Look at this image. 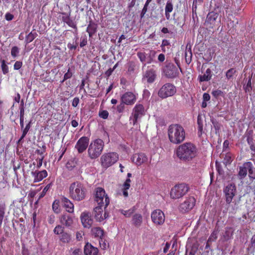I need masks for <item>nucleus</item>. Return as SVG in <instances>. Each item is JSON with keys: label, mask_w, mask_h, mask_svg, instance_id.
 Wrapping results in <instances>:
<instances>
[{"label": "nucleus", "mask_w": 255, "mask_h": 255, "mask_svg": "<svg viewBox=\"0 0 255 255\" xmlns=\"http://www.w3.org/2000/svg\"><path fill=\"white\" fill-rule=\"evenodd\" d=\"M125 105H126L125 104L121 101L120 104L116 107L117 112L119 114L123 113L126 109Z\"/></svg>", "instance_id": "44"}, {"label": "nucleus", "mask_w": 255, "mask_h": 255, "mask_svg": "<svg viewBox=\"0 0 255 255\" xmlns=\"http://www.w3.org/2000/svg\"><path fill=\"white\" fill-rule=\"evenodd\" d=\"M212 78V71L210 68H208L206 72L203 75L199 76L200 82L209 81Z\"/></svg>", "instance_id": "30"}, {"label": "nucleus", "mask_w": 255, "mask_h": 255, "mask_svg": "<svg viewBox=\"0 0 255 255\" xmlns=\"http://www.w3.org/2000/svg\"><path fill=\"white\" fill-rule=\"evenodd\" d=\"M92 233L95 237L101 239L104 236V230L100 227H95L92 229Z\"/></svg>", "instance_id": "33"}, {"label": "nucleus", "mask_w": 255, "mask_h": 255, "mask_svg": "<svg viewBox=\"0 0 255 255\" xmlns=\"http://www.w3.org/2000/svg\"><path fill=\"white\" fill-rule=\"evenodd\" d=\"M236 70L234 68H231L229 70H228L226 74V76L227 79L230 80L231 79L234 74L236 73Z\"/></svg>", "instance_id": "47"}, {"label": "nucleus", "mask_w": 255, "mask_h": 255, "mask_svg": "<svg viewBox=\"0 0 255 255\" xmlns=\"http://www.w3.org/2000/svg\"><path fill=\"white\" fill-rule=\"evenodd\" d=\"M55 216L51 214L48 215L47 218V221L49 224H53L55 221Z\"/></svg>", "instance_id": "52"}, {"label": "nucleus", "mask_w": 255, "mask_h": 255, "mask_svg": "<svg viewBox=\"0 0 255 255\" xmlns=\"http://www.w3.org/2000/svg\"><path fill=\"white\" fill-rule=\"evenodd\" d=\"M10 53L11 56L13 58H15L18 56L19 53V48L16 46H13L11 48Z\"/></svg>", "instance_id": "42"}, {"label": "nucleus", "mask_w": 255, "mask_h": 255, "mask_svg": "<svg viewBox=\"0 0 255 255\" xmlns=\"http://www.w3.org/2000/svg\"><path fill=\"white\" fill-rule=\"evenodd\" d=\"M211 121L213 125L214 128L216 130V132H219L221 128L220 124L216 120L212 119Z\"/></svg>", "instance_id": "46"}, {"label": "nucleus", "mask_w": 255, "mask_h": 255, "mask_svg": "<svg viewBox=\"0 0 255 255\" xmlns=\"http://www.w3.org/2000/svg\"><path fill=\"white\" fill-rule=\"evenodd\" d=\"M80 219L84 228L89 229L91 227L93 223V220L90 213L86 212H83L81 214Z\"/></svg>", "instance_id": "18"}, {"label": "nucleus", "mask_w": 255, "mask_h": 255, "mask_svg": "<svg viewBox=\"0 0 255 255\" xmlns=\"http://www.w3.org/2000/svg\"><path fill=\"white\" fill-rule=\"evenodd\" d=\"M72 255H83V254L81 250L77 248L73 251Z\"/></svg>", "instance_id": "63"}, {"label": "nucleus", "mask_w": 255, "mask_h": 255, "mask_svg": "<svg viewBox=\"0 0 255 255\" xmlns=\"http://www.w3.org/2000/svg\"><path fill=\"white\" fill-rule=\"evenodd\" d=\"M196 200L193 197H190L186 200L179 206V210L182 213L187 212L191 210L195 206Z\"/></svg>", "instance_id": "12"}, {"label": "nucleus", "mask_w": 255, "mask_h": 255, "mask_svg": "<svg viewBox=\"0 0 255 255\" xmlns=\"http://www.w3.org/2000/svg\"><path fill=\"white\" fill-rule=\"evenodd\" d=\"M145 114V110L141 104H136L133 107L132 113L129 117V124L135 126L137 124L138 120Z\"/></svg>", "instance_id": "5"}, {"label": "nucleus", "mask_w": 255, "mask_h": 255, "mask_svg": "<svg viewBox=\"0 0 255 255\" xmlns=\"http://www.w3.org/2000/svg\"><path fill=\"white\" fill-rule=\"evenodd\" d=\"M156 53L155 51L151 50L150 51L149 58L147 59V61L145 52H138L137 53V56L142 63L146 62L147 63L150 64L153 61V58L155 57Z\"/></svg>", "instance_id": "21"}, {"label": "nucleus", "mask_w": 255, "mask_h": 255, "mask_svg": "<svg viewBox=\"0 0 255 255\" xmlns=\"http://www.w3.org/2000/svg\"><path fill=\"white\" fill-rule=\"evenodd\" d=\"M5 208L4 206L0 205V226L1 225L5 215Z\"/></svg>", "instance_id": "43"}, {"label": "nucleus", "mask_w": 255, "mask_h": 255, "mask_svg": "<svg viewBox=\"0 0 255 255\" xmlns=\"http://www.w3.org/2000/svg\"><path fill=\"white\" fill-rule=\"evenodd\" d=\"M176 88L172 84L167 83L164 84L159 90L158 96L161 99L172 97L176 93Z\"/></svg>", "instance_id": "7"}, {"label": "nucleus", "mask_w": 255, "mask_h": 255, "mask_svg": "<svg viewBox=\"0 0 255 255\" xmlns=\"http://www.w3.org/2000/svg\"><path fill=\"white\" fill-rule=\"evenodd\" d=\"M132 161L137 165H140L146 162L147 158L145 154L143 153H135L132 157Z\"/></svg>", "instance_id": "22"}, {"label": "nucleus", "mask_w": 255, "mask_h": 255, "mask_svg": "<svg viewBox=\"0 0 255 255\" xmlns=\"http://www.w3.org/2000/svg\"><path fill=\"white\" fill-rule=\"evenodd\" d=\"M156 77L155 71L153 69L147 70L144 75V78L145 79L148 83H152L154 82Z\"/></svg>", "instance_id": "26"}, {"label": "nucleus", "mask_w": 255, "mask_h": 255, "mask_svg": "<svg viewBox=\"0 0 255 255\" xmlns=\"http://www.w3.org/2000/svg\"><path fill=\"white\" fill-rule=\"evenodd\" d=\"M73 75L72 72L71 71L70 69L69 68L67 72L64 74L63 79L62 81V83L64 82L65 81L69 79L72 77Z\"/></svg>", "instance_id": "50"}, {"label": "nucleus", "mask_w": 255, "mask_h": 255, "mask_svg": "<svg viewBox=\"0 0 255 255\" xmlns=\"http://www.w3.org/2000/svg\"><path fill=\"white\" fill-rule=\"evenodd\" d=\"M96 202L98 205L104 206L105 210L110 203V199L106 192L102 187H97L95 189Z\"/></svg>", "instance_id": "6"}, {"label": "nucleus", "mask_w": 255, "mask_h": 255, "mask_svg": "<svg viewBox=\"0 0 255 255\" xmlns=\"http://www.w3.org/2000/svg\"><path fill=\"white\" fill-rule=\"evenodd\" d=\"M69 194L71 199L79 202L86 198L87 190L83 184L79 181H75L70 185Z\"/></svg>", "instance_id": "3"}, {"label": "nucleus", "mask_w": 255, "mask_h": 255, "mask_svg": "<svg viewBox=\"0 0 255 255\" xmlns=\"http://www.w3.org/2000/svg\"><path fill=\"white\" fill-rule=\"evenodd\" d=\"M189 190L186 184L181 183L175 185L171 189L170 196L172 199H178L185 195Z\"/></svg>", "instance_id": "9"}, {"label": "nucleus", "mask_w": 255, "mask_h": 255, "mask_svg": "<svg viewBox=\"0 0 255 255\" xmlns=\"http://www.w3.org/2000/svg\"><path fill=\"white\" fill-rule=\"evenodd\" d=\"M136 99V95L131 92H127L121 97V101L128 106H132L134 104Z\"/></svg>", "instance_id": "14"}, {"label": "nucleus", "mask_w": 255, "mask_h": 255, "mask_svg": "<svg viewBox=\"0 0 255 255\" xmlns=\"http://www.w3.org/2000/svg\"><path fill=\"white\" fill-rule=\"evenodd\" d=\"M52 208L53 212L56 214H59L60 211L61 209L60 208V201L58 199H55L52 205Z\"/></svg>", "instance_id": "36"}, {"label": "nucleus", "mask_w": 255, "mask_h": 255, "mask_svg": "<svg viewBox=\"0 0 255 255\" xmlns=\"http://www.w3.org/2000/svg\"><path fill=\"white\" fill-rule=\"evenodd\" d=\"M119 159V155L116 152H109L103 154L101 158L102 167L107 168L115 163Z\"/></svg>", "instance_id": "8"}, {"label": "nucleus", "mask_w": 255, "mask_h": 255, "mask_svg": "<svg viewBox=\"0 0 255 255\" xmlns=\"http://www.w3.org/2000/svg\"><path fill=\"white\" fill-rule=\"evenodd\" d=\"M252 163L251 162H247L240 167L238 175L240 179L244 178L247 176L248 171L252 170Z\"/></svg>", "instance_id": "20"}, {"label": "nucleus", "mask_w": 255, "mask_h": 255, "mask_svg": "<svg viewBox=\"0 0 255 255\" xmlns=\"http://www.w3.org/2000/svg\"><path fill=\"white\" fill-rule=\"evenodd\" d=\"M151 219L156 226H161L165 222V215L161 210L156 209L151 212Z\"/></svg>", "instance_id": "11"}, {"label": "nucleus", "mask_w": 255, "mask_h": 255, "mask_svg": "<svg viewBox=\"0 0 255 255\" xmlns=\"http://www.w3.org/2000/svg\"><path fill=\"white\" fill-rule=\"evenodd\" d=\"M59 220L61 224L67 227L71 226L73 223L72 217L67 213L62 215L59 218Z\"/></svg>", "instance_id": "24"}, {"label": "nucleus", "mask_w": 255, "mask_h": 255, "mask_svg": "<svg viewBox=\"0 0 255 255\" xmlns=\"http://www.w3.org/2000/svg\"><path fill=\"white\" fill-rule=\"evenodd\" d=\"M223 192L227 204H230L237 193V188L234 183L228 184L224 189Z\"/></svg>", "instance_id": "10"}, {"label": "nucleus", "mask_w": 255, "mask_h": 255, "mask_svg": "<svg viewBox=\"0 0 255 255\" xmlns=\"http://www.w3.org/2000/svg\"><path fill=\"white\" fill-rule=\"evenodd\" d=\"M174 153L180 161L189 162L197 156V148L193 143L187 142L179 145Z\"/></svg>", "instance_id": "1"}, {"label": "nucleus", "mask_w": 255, "mask_h": 255, "mask_svg": "<svg viewBox=\"0 0 255 255\" xmlns=\"http://www.w3.org/2000/svg\"><path fill=\"white\" fill-rule=\"evenodd\" d=\"M66 7L67 8V9L68 10V13H66L65 12H61V13L63 15V16L62 17V21L66 23L69 26L72 27L76 30L77 29V27L76 26V24L75 22L71 19L70 16H71V10L70 9V7L68 5H66Z\"/></svg>", "instance_id": "17"}, {"label": "nucleus", "mask_w": 255, "mask_h": 255, "mask_svg": "<svg viewBox=\"0 0 255 255\" xmlns=\"http://www.w3.org/2000/svg\"><path fill=\"white\" fill-rule=\"evenodd\" d=\"M169 45H170V42L168 40L163 39L162 41V44H161L162 50L163 51H165V50L164 49V47L165 46H168Z\"/></svg>", "instance_id": "61"}, {"label": "nucleus", "mask_w": 255, "mask_h": 255, "mask_svg": "<svg viewBox=\"0 0 255 255\" xmlns=\"http://www.w3.org/2000/svg\"><path fill=\"white\" fill-rule=\"evenodd\" d=\"M104 147V142L101 139L97 138L92 141L88 146L89 157L94 159L98 158L102 153Z\"/></svg>", "instance_id": "4"}, {"label": "nucleus", "mask_w": 255, "mask_h": 255, "mask_svg": "<svg viewBox=\"0 0 255 255\" xmlns=\"http://www.w3.org/2000/svg\"><path fill=\"white\" fill-rule=\"evenodd\" d=\"M31 174L34 178L33 182L37 183L42 181L44 178L46 177L48 175V173L45 169L41 171L36 170L31 171Z\"/></svg>", "instance_id": "19"}, {"label": "nucleus", "mask_w": 255, "mask_h": 255, "mask_svg": "<svg viewBox=\"0 0 255 255\" xmlns=\"http://www.w3.org/2000/svg\"><path fill=\"white\" fill-rule=\"evenodd\" d=\"M22 61H17L15 62L14 64V66H13V68L14 70H19V69L21 68V67H22Z\"/></svg>", "instance_id": "59"}, {"label": "nucleus", "mask_w": 255, "mask_h": 255, "mask_svg": "<svg viewBox=\"0 0 255 255\" xmlns=\"http://www.w3.org/2000/svg\"><path fill=\"white\" fill-rule=\"evenodd\" d=\"M205 117L201 114H199L197 117V125H198V134L199 136H201L204 133L203 126L205 121Z\"/></svg>", "instance_id": "27"}, {"label": "nucleus", "mask_w": 255, "mask_h": 255, "mask_svg": "<svg viewBox=\"0 0 255 255\" xmlns=\"http://www.w3.org/2000/svg\"><path fill=\"white\" fill-rule=\"evenodd\" d=\"M233 161L232 155L231 153L228 152L226 154L223 163L226 165L230 164Z\"/></svg>", "instance_id": "37"}, {"label": "nucleus", "mask_w": 255, "mask_h": 255, "mask_svg": "<svg viewBox=\"0 0 255 255\" xmlns=\"http://www.w3.org/2000/svg\"><path fill=\"white\" fill-rule=\"evenodd\" d=\"M35 34L32 33L31 32H30L25 38V42L26 44H28L32 42L35 38Z\"/></svg>", "instance_id": "48"}, {"label": "nucleus", "mask_w": 255, "mask_h": 255, "mask_svg": "<svg viewBox=\"0 0 255 255\" xmlns=\"http://www.w3.org/2000/svg\"><path fill=\"white\" fill-rule=\"evenodd\" d=\"M212 96L217 99L219 97L223 95V92L220 90H214L212 92Z\"/></svg>", "instance_id": "55"}, {"label": "nucleus", "mask_w": 255, "mask_h": 255, "mask_svg": "<svg viewBox=\"0 0 255 255\" xmlns=\"http://www.w3.org/2000/svg\"><path fill=\"white\" fill-rule=\"evenodd\" d=\"M133 224L136 227H139L142 222V217L141 214H135L132 217Z\"/></svg>", "instance_id": "34"}, {"label": "nucleus", "mask_w": 255, "mask_h": 255, "mask_svg": "<svg viewBox=\"0 0 255 255\" xmlns=\"http://www.w3.org/2000/svg\"><path fill=\"white\" fill-rule=\"evenodd\" d=\"M114 70L112 68L109 69L105 73V75L107 78H109L113 73Z\"/></svg>", "instance_id": "64"}, {"label": "nucleus", "mask_w": 255, "mask_h": 255, "mask_svg": "<svg viewBox=\"0 0 255 255\" xmlns=\"http://www.w3.org/2000/svg\"><path fill=\"white\" fill-rule=\"evenodd\" d=\"M84 253L85 255H98L99 250L91 244L87 243L84 246Z\"/></svg>", "instance_id": "23"}, {"label": "nucleus", "mask_w": 255, "mask_h": 255, "mask_svg": "<svg viewBox=\"0 0 255 255\" xmlns=\"http://www.w3.org/2000/svg\"><path fill=\"white\" fill-rule=\"evenodd\" d=\"M84 233L83 231H80L76 232V239L78 241H82L83 240V236H84Z\"/></svg>", "instance_id": "57"}, {"label": "nucleus", "mask_w": 255, "mask_h": 255, "mask_svg": "<svg viewBox=\"0 0 255 255\" xmlns=\"http://www.w3.org/2000/svg\"><path fill=\"white\" fill-rule=\"evenodd\" d=\"M218 14L215 12L212 11L209 12L207 16V21L210 24H213L217 19Z\"/></svg>", "instance_id": "35"}, {"label": "nucleus", "mask_w": 255, "mask_h": 255, "mask_svg": "<svg viewBox=\"0 0 255 255\" xmlns=\"http://www.w3.org/2000/svg\"><path fill=\"white\" fill-rule=\"evenodd\" d=\"M1 68L3 74H6L8 73L9 70L8 67L6 64L5 61L4 60H1Z\"/></svg>", "instance_id": "41"}, {"label": "nucleus", "mask_w": 255, "mask_h": 255, "mask_svg": "<svg viewBox=\"0 0 255 255\" xmlns=\"http://www.w3.org/2000/svg\"><path fill=\"white\" fill-rule=\"evenodd\" d=\"M225 232L223 235V239L225 241H229L233 237L234 230L232 227H226Z\"/></svg>", "instance_id": "31"}, {"label": "nucleus", "mask_w": 255, "mask_h": 255, "mask_svg": "<svg viewBox=\"0 0 255 255\" xmlns=\"http://www.w3.org/2000/svg\"><path fill=\"white\" fill-rule=\"evenodd\" d=\"M79 98L78 97H75L73 99L72 103V106L73 107H76L79 103Z\"/></svg>", "instance_id": "60"}, {"label": "nucleus", "mask_w": 255, "mask_h": 255, "mask_svg": "<svg viewBox=\"0 0 255 255\" xmlns=\"http://www.w3.org/2000/svg\"><path fill=\"white\" fill-rule=\"evenodd\" d=\"M97 24L91 20L86 29V31L88 33L90 37H92L97 32Z\"/></svg>", "instance_id": "28"}, {"label": "nucleus", "mask_w": 255, "mask_h": 255, "mask_svg": "<svg viewBox=\"0 0 255 255\" xmlns=\"http://www.w3.org/2000/svg\"><path fill=\"white\" fill-rule=\"evenodd\" d=\"M247 141L249 145H250V148L251 150L253 149V148L255 146L254 142V139L253 137L251 135H248L247 136Z\"/></svg>", "instance_id": "49"}, {"label": "nucleus", "mask_w": 255, "mask_h": 255, "mask_svg": "<svg viewBox=\"0 0 255 255\" xmlns=\"http://www.w3.org/2000/svg\"><path fill=\"white\" fill-rule=\"evenodd\" d=\"M99 115L101 118L105 120L108 118L109 113L106 110H103L99 112Z\"/></svg>", "instance_id": "56"}, {"label": "nucleus", "mask_w": 255, "mask_h": 255, "mask_svg": "<svg viewBox=\"0 0 255 255\" xmlns=\"http://www.w3.org/2000/svg\"><path fill=\"white\" fill-rule=\"evenodd\" d=\"M52 185V184L51 183H49V184H48L44 188V189H43L42 191L41 192V194H40V195L39 196V198H42L43 197L46 192L48 191V190L50 189V188L51 187Z\"/></svg>", "instance_id": "53"}, {"label": "nucleus", "mask_w": 255, "mask_h": 255, "mask_svg": "<svg viewBox=\"0 0 255 255\" xmlns=\"http://www.w3.org/2000/svg\"><path fill=\"white\" fill-rule=\"evenodd\" d=\"M64 227H63L62 225H58L54 229L53 233L57 235H61L63 233H64Z\"/></svg>", "instance_id": "39"}, {"label": "nucleus", "mask_w": 255, "mask_h": 255, "mask_svg": "<svg viewBox=\"0 0 255 255\" xmlns=\"http://www.w3.org/2000/svg\"><path fill=\"white\" fill-rule=\"evenodd\" d=\"M72 239L71 235L67 232H64L60 236V241L64 244L70 243Z\"/></svg>", "instance_id": "32"}, {"label": "nucleus", "mask_w": 255, "mask_h": 255, "mask_svg": "<svg viewBox=\"0 0 255 255\" xmlns=\"http://www.w3.org/2000/svg\"><path fill=\"white\" fill-rule=\"evenodd\" d=\"M30 124H31V123L29 122V123L28 124H27L25 128L23 130L22 134L20 137V139H22V138H23L26 135L27 133L28 132V130H29V129L30 128Z\"/></svg>", "instance_id": "51"}, {"label": "nucleus", "mask_w": 255, "mask_h": 255, "mask_svg": "<svg viewBox=\"0 0 255 255\" xmlns=\"http://www.w3.org/2000/svg\"><path fill=\"white\" fill-rule=\"evenodd\" d=\"M61 202L68 212L72 213L74 212V204L68 198L63 196L61 198Z\"/></svg>", "instance_id": "25"}, {"label": "nucleus", "mask_w": 255, "mask_h": 255, "mask_svg": "<svg viewBox=\"0 0 255 255\" xmlns=\"http://www.w3.org/2000/svg\"><path fill=\"white\" fill-rule=\"evenodd\" d=\"M103 207L104 206L98 205V206L96 207L94 209L93 214L97 221L102 222L106 219L108 216V213L106 211H105L104 214L103 213Z\"/></svg>", "instance_id": "16"}, {"label": "nucleus", "mask_w": 255, "mask_h": 255, "mask_svg": "<svg viewBox=\"0 0 255 255\" xmlns=\"http://www.w3.org/2000/svg\"><path fill=\"white\" fill-rule=\"evenodd\" d=\"M218 233V232L217 231H213L208 239V242H212L215 241L217 239Z\"/></svg>", "instance_id": "45"}, {"label": "nucleus", "mask_w": 255, "mask_h": 255, "mask_svg": "<svg viewBox=\"0 0 255 255\" xmlns=\"http://www.w3.org/2000/svg\"><path fill=\"white\" fill-rule=\"evenodd\" d=\"M185 130L179 124H172L168 128L169 141L173 144H180L185 139Z\"/></svg>", "instance_id": "2"}, {"label": "nucleus", "mask_w": 255, "mask_h": 255, "mask_svg": "<svg viewBox=\"0 0 255 255\" xmlns=\"http://www.w3.org/2000/svg\"><path fill=\"white\" fill-rule=\"evenodd\" d=\"M81 41L80 43V46L81 47H83L86 46L87 44V37L86 35L83 36H82L80 38Z\"/></svg>", "instance_id": "54"}, {"label": "nucleus", "mask_w": 255, "mask_h": 255, "mask_svg": "<svg viewBox=\"0 0 255 255\" xmlns=\"http://www.w3.org/2000/svg\"><path fill=\"white\" fill-rule=\"evenodd\" d=\"M14 16L13 14L9 12L6 13L5 15V18L7 21H10L13 19Z\"/></svg>", "instance_id": "62"}, {"label": "nucleus", "mask_w": 255, "mask_h": 255, "mask_svg": "<svg viewBox=\"0 0 255 255\" xmlns=\"http://www.w3.org/2000/svg\"><path fill=\"white\" fill-rule=\"evenodd\" d=\"M248 216L251 221L255 222V211H251L248 213Z\"/></svg>", "instance_id": "58"}, {"label": "nucleus", "mask_w": 255, "mask_h": 255, "mask_svg": "<svg viewBox=\"0 0 255 255\" xmlns=\"http://www.w3.org/2000/svg\"><path fill=\"white\" fill-rule=\"evenodd\" d=\"M164 72L166 77L174 78L178 76L179 72L178 68L173 63L167 64L164 69Z\"/></svg>", "instance_id": "13"}, {"label": "nucleus", "mask_w": 255, "mask_h": 255, "mask_svg": "<svg viewBox=\"0 0 255 255\" xmlns=\"http://www.w3.org/2000/svg\"><path fill=\"white\" fill-rule=\"evenodd\" d=\"M173 5L170 1H167L165 7V15L167 20H171L170 13L173 11Z\"/></svg>", "instance_id": "29"}, {"label": "nucleus", "mask_w": 255, "mask_h": 255, "mask_svg": "<svg viewBox=\"0 0 255 255\" xmlns=\"http://www.w3.org/2000/svg\"><path fill=\"white\" fill-rule=\"evenodd\" d=\"M89 139L88 137L82 136L77 141L75 148L77 150L79 153L84 152L88 147Z\"/></svg>", "instance_id": "15"}, {"label": "nucleus", "mask_w": 255, "mask_h": 255, "mask_svg": "<svg viewBox=\"0 0 255 255\" xmlns=\"http://www.w3.org/2000/svg\"><path fill=\"white\" fill-rule=\"evenodd\" d=\"M135 210V207H133L132 208H130L128 210H121L120 211L121 213L126 217H129L134 213Z\"/></svg>", "instance_id": "38"}, {"label": "nucleus", "mask_w": 255, "mask_h": 255, "mask_svg": "<svg viewBox=\"0 0 255 255\" xmlns=\"http://www.w3.org/2000/svg\"><path fill=\"white\" fill-rule=\"evenodd\" d=\"M99 245L100 248L102 250H106L107 248L109 247V243L107 242V241L104 238V237L99 239Z\"/></svg>", "instance_id": "40"}]
</instances>
